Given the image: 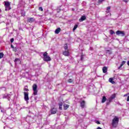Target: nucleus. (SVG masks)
Wrapping results in <instances>:
<instances>
[{
	"mask_svg": "<svg viewBox=\"0 0 129 129\" xmlns=\"http://www.w3.org/2000/svg\"><path fill=\"white\" fill-rule=\"evenodd\" d=\"M119 119L118 117L115 116L112 121V125L113 127H116L118 124V121Z\"/></svg>",
	"mask_w": 129,
	"mask_h": 129,
	"instance_id": "nucleus-1",
	"label": "nucleus"
},
{
	"mask_svg": "<svg viewBox=\"0 0 129 129\" xmlns=\"http://www.w3.org/2000/svg\"><path fill=\"white\" fill-rule=\"evenodd\" d=\"M43 60L44 61H46L47 62L51 61V57L48 55V53L46 52L43 53Z\"/></svg>",
	"mask_w": 129,
	"mask_h": 129,
	"instance_id": "nucleus-2",
	"label": "nucleus"
},
{
	"mask_svg": "<svg viewBox=\"0 0 129 129\" xmlns=\"http://www.w3.org/2000/svg\"><path fill=\"white\" fill-rule=\"evenodd\" d=\"M32 88L34 95H37V94H38V90H37V88H38V86H37L36 84H34L32 86Z\"/></svg>",
	"mask_w": 129,
	"mask_h": 129,
	"instance_id": "nucleus-3",
	"label": "nucleus"
},
{
	"mask_svg": "<svg viewBox=\"0 0 129 129\" xmlns=\"http://www.w3.org/2000/svg\"><path fill=\"white\" fill-rule=\"evenodd\" d=\"M5 5V10L6 11H10V10L11 9V4L10 3V2H4Z\"/></svg>",
	"mask_w": 129,
	"mask_h": 129,
	"instance_id": "nucleus-4",
	"label": "nucleus"
},
{
	"mask_svg": "<svg viewBox=\"0 0 129 129\" xmlns=\"http://www.w3.org/2000/svg\"><path fill=\"white\" fill-rule=\"evenodd\" d=\"M24 100L26 101V102H29V93L25 92L24 93Z\"/></svg>",
	"mask_w": 129,
	"mask_h": 129,
	"instance_id": "nucleus-5",
	"label": "nucleus"
},
{
	"mask_svg": "<svg viewBox=\"0 0 129 129\" xmlns=\"http://www.w3.org/2000/svg\"><path fill=\"white\" fill-rule=\"evenodd\" d=\"M116 34L118 36H121V37H124V32L121 31L120 30H118L116 32Z\"/></svg>",
	"mask_w": 129,
	"mask_h": 129,
	"instance_id": "nucleus-6",
	"label": "nucleus"
},
{
	"mask_svg": "<svg viewBox=\"0 0 129 129\" xmlns=\"http://www.w3.org/2000/svg\"><path fill=\"white\" fill-rule=\"evenodd\" d=\"M10 96H11L10 94H3V98H4V99L7 98V99H8V100H10L11 98L10 97Z\"/></svg>",
	"mask_w": 129,
	"mask_h": 129,
	"instance_id": "nucleus-7",
	"label": "nucleus"
},
{
	"mask_svg": "<svg viewBox=\"0 0 129 129\" xmlns=\"http://www.w3.org/2000/svg\"><path fill=\"white\" fill-rule=\"evenodd\" d=\"M51 114H55L57 112V109L55 108H52L50 110Z\"/></svg>",
	"mask_w": 129,
	"mask_h": 129,
	"instance_id": "nucleus-8",
	"label": "nucleus"
},
{
	"mask_svg": "<svg viewBox=\"0 0 129 129\" xmlns=\"http://www.w3.org/2000/svg\"><path fill=\"white\" fill-rule=\"evenodd\" d=\"M63 55H64V56H66L67 57H68V56H70V52H69V50H64L63 52Z\"/></svg>",
	"mask_w": 129,
	"mask_h": 129,
	"instance_id": "nucleus-9",
	"label": "nucleus"
},
{
	"mask_svg": "<svg viewBox=\"0 0 129 129\" xmlns=\"http://www.w3.org/2000/svg\"><path fill=\"white\" fill-rule=\"evenodd\" d=\"M80 104H81V107H82V108H84L85 107V101H82V102H81Z\"/></svg>",
	"mask_w": 129,
	"mask_h": 129,
	"instance_id": "nucleus-10",
	"label": "nucleus"
},
{
	"mask_svg": "<svg viewBox=\"0 0 129 129\" xmlns=\"http://www.w3.org/2000/svg\"><path fill=\"white\" fill-rule=\"evenodd\" d=\"M106 13L107 14H110V16L111 15V14H110V7H108L107 8V9H106Z\"/></svg>",
	"mask_w": 129,
	"mask_h": 129,
	"instance_id": "nucleus-11",
	"label": "nucleus"
},
{
	"mask_svg": "<svg viewBox=\"0 0 129 129\" xmlns=\"http://www.w3.org/2000/svg\"><path fill=\"white\" fill-rule=\"evenodd\" d=\"M124 64H125V61L123 60L120 66L118 68V69H120V68H121V67H122V66H123Z\"/></svg>",
	"mask_w": 129,
	"mask_h": 129,
	"instance_id": "nucleus-12",
	"label": "nucleus"
},
{
	"mask_svg": "<svg viewBox=\"0 0 129 129\" xmlns=\"http://www.w3.org/2000/svg\"><path fill=\"white\" fill-rule=\"evenodd\" d=\"M61 31V28H57L55 31V34H58Z\"/></svg>",
	"mask_w": 129,
	"mask_h": 129,
	"instance_id": "nucleus-13",
	"label": "nucleus"
},
{
	"mask_svg": "<svg viewBox=\"0 0 129 129\" xmlns=\"http://www.w3.org/2000/svg\"><path fill=\"white\" fill-rule=\"evenodd\" d=\"M103 73H106L107 72V67H104L102 69Z\"/></svg>",
	"mask_w": 129,
	"mask_h": 129,
	"instance_id": "nucleus-14",
	"label": "nucleus"
},
{
	"mask_svg": "<svg viewBox=\"0 0 129 129\" xmlns=\"http://www.w3.org/2000/svg\"><path fill=\"white\" fill-rule=\"evenodd\" d=\"M86 19V17L85 16H82L81 19H79V22H83V21L85 20Z\"/></svg>",
	"mask_w": 129,
	"mask_h": 129,
	"instance_id": "nucleus-15",
	"label": "nucleus"
},
{
	"mask_svg": "<svg viewBox=\"0 0 129 129\" xmlns=\"http://www.w3.org/2000/svg\"><path fill=\"white\" fill-rule=\"evenodd\" d=\"M34 21H35V20L33 18H31L28 19V22H29V23H33V22H34Z\"/></svg>",
	"mask_w": 129,
	"mask_h": 129,
	"instance_id": "nucleus-16",
	"label": "nucleus"
},
{
	"mask_svg": "<svg viewBox=\"0 0 129 129\" xmlns=\"http://www.w3.org/2000/svg\"><path fill=\"white\" fill-rule=\"evenodd\" d=\"M109 82L112 83V84H114V83H115V82L113 81V79L111 78L109 79Z\"/></svg>",
	"mask_w": 129,
	"mask_h": 129,
	"instance_id": "nucleus-17",
	"label": "nucleus"
},
{
	"mask_svg": "<svg viewBox=\"0 0 129 129\" xmlns=\"http://www.w3.org/2000/svg\"><path fill=\"white\" fill-rule=\"evenodd\" d=\"M105 101H106V97L104 96L102 99V103H104Z\"/></svg>",
	"mask_w": 129,
	"mask_h": 129,
	"instance_id": "nucleus-18",
	"label": "nucleus"
},
{
	"mask_svg": "<svg viewBox=\"0 0 129 129\" xmlns=\"http://www.w3.org/2000/svg\"><path fill=\"white\" fill-rule=\"evenodd\" d=\"M63 107H64V109L65 110H66V109H67L69 107V105L64 104L63 105Z\"/></svg>",
	"mask_w": 129,
	"mask_h": 129,
	"instance_id": "nucleus-19",
	"label": "nucleus"
},
{
	"mask_svg": "<svg viewBox=\"0 0 129 129\" xmlns=\"http://www.w3.org/2000/svg\"><path fill=\"white\" fill-rule=\"evenodd\" d=\"M63 47L65 51H68V45H67V44H65Z\"/></svg>",
	"mask_w": 129,
	"mask_h": 129,
	"instance_id": "nucleus-20",
	"label": "nucleus"
},
{
	"mask_svg": "<svg viewBox=\"0 0 129 129\" xmlns=\"http://www.w3.org/2000/svg\"><path fill=\"white\" fill-rule=\"evenodd\" d=\"M78 27V25H77V24L75 25L74 26V28H73V31H74L75 30H76V29H77Z\"/></svg>",
	"mask_w": 129,
	"mask_h": 129,
	"instance_id": "nucleus-21",
	"label": "nucleus"
},
{
	"mask_svg": "<svg viewBox=\"0 0 129 129\" xmlns=\"http://www.w3.org/2000/svg\"><path fill=\"white\" fill-rule=\"evenodd\" d=\"M20 61H21L20 58H16L14 60V62H15V63H17V62H20Z\"/></svg>",
	"mask_w": 129,
	"mask_h": 129,
	"instance_id": "nucleus-22",
	"label": "nucleus"
},
{
	"mask_svg": "<svg viewBox=\"0 0 129 129\" xmlns=\"http://www.w3.org/2000/svg\"><path fill=\"white\" fill-rule=\"evenodd\" d=\"M4 57V53L1 52L0 53V59H2Z\"/></svg>",
	"mask_w": 129,
	"mask_h": 129,
	"instance_id": "nucleus-23",
	"label": "nucleus"
},
{
	"mask_svg": "<svg viewBox=\"0 0 129 129\" xmlns=\"http://www.w3.org/2000/svg\"><path fill=\"white\" fill-rule=\"evenodd\" d=\"M115 33H114V31H113V30H111L110 31V35H113V34H114Z\"/></svg>",
	"mask_w": 129,
	"mask_h": 129,
	"instance_id": "nucleus-24",
	"label": "nucleus"
},
{
	"mask_svg": "<svg viewBox=\"0 0 129 129\" xmlns=\"http://www.w3.org/2000/svg\"><path fill=\"white\" fill-rule=\"evenodd\" d=\"M68 82L69 83H72V82H73V80H72V79H70L68 80Z\"/></svg>",
	"mask_w": 129,
	"mask_h": 129,
	"instance_id": "nucleus-25",
	"label": "nucleus"
},
{
	"mask_svg": "<svg viewBox=\"0 0 129 129\" xmlns=\"http://www.w3.org/2000/svg\"><path fill=\"white\" fill-rule=\"evenodd\" d=\"M111 98H112V99H113L114 98H115V94L112 95V96H111Z\"/></svg>",
	"mask_w": 129,
	"mask_h": 129,
	"instance_id": "nucleus-26",
	"label": "nucleus"
},
{
	"mask_svg": "<svg viewBox=\"0 0 129 129\" xmlns=\"http://www.w3.org/2000/svg\"><path fill=\"white\" fill-rule=\"evenodd\" d=\"M13 51H14V52H17V47H14V48H13Z\"/></svg>",
	"mask_w": 129,
	"mask_h": 129,
	"instance_id": "nucleus-27",
	"label": "nucleus"
},
{
	"mask_svg": "<svg viewBox=\"0 0 129 129\" xmlns=\"http://www.w3.org/2000/svg\"><path fill=\"white\" fill-rule=\"evenodd\" d=\"M58 105H59V106H62L63 105V103L60 102V103L58 104Z\"/></svg>",
	"mask_w": 129,
	"mask_h": 129,
	"instance_id": "nucleus-28",
	"label": "nucleus"
},
{
	"mask_svg": "<svg viewBox=\"0 0 129 129\" xmlns=\"http://www.w3.org/2000/svg\"><path fill=\"white\" fill-rule=\"evenodd\" d=\"M39 11H41V12H43V8L42 7H39Z\"/></svg>",
	"mask_w": 129,
	"mask_h": 129,
	"instance_id": "nucleus-29",
	"label": "nucleus"
},
{
	"mask_svg": "<svg viewBox=\"0 0 129 129\" xmlns=\"http://www.w3.org/2000/svg\"><path fill=\"white\" fill-rule=\"evenodd\" d=\"M111 100H112V99L111 97L109 98L108 99L109 102H111Z\"/></svg>",
	"mask_w": 129,
	"mask_h": 129,
	"instance_id": "nucleus-30",
	"label": "nucleus"
},
{
	"mask_svg": "<svg viewBox=\"0 0 129 129\" xmlns=\"http://www.w3.org/2000/svg\"><path fill=\"white\" fill-rule=\"evenodd\" d=\"M24 91H29V89H28V88H25Z\"/></svg>",
	"mask_w": 129,
	"mask_h": 129,
	"instance_id": "nucleus-31",
	"label": "nucleus"
},
{
	"mask_svg": "<svg viewBox=\"0 0 129 129\" xmlns=\"http://www.w3.org/2000/svg\"><path fill=\"white\" fill-rule=\"evenodd\" d=\"M96 123H97V124H100V122H99V121H96Z\"/></svg>",
	"mask_w": 129,
	"mask_h": 129,
	"instance_id": "nucleus-32",
	"label": "nucleus"
},
{
	"mask_svg": "<svg viewBox=\"0 0 129 129\" xmlns=\"http://www.w3.org/2000/svg\"><path fill=\"white\" fill-rule=\"evenodd\" d=\"M10 41L11 43H13L14 42V38H11Z\"/></svg>",
	"mask_w": 129,
	"mask_h": 129,
	"instance_id": "nucleus-33",
	"label": "nucleus"
},
{
	"mask_svg": "<svg viewBox=\"0 0 129 129\" xmlns=\"http://www.w3.org/2000/svg\"><path fill=\"white\" fill-rule=\"evenodd\" d=\"M59 109H60V110H62V106H59Z\"/></svg>",
	"mask_w": 129,
	"mask_h": 129,
	"instance_id": "nucleus-34",
	"label": "nucleus"
},
{
	"mask_svg": "<svg viewBox=\"0 0 129 129\" xmlns=\"http://www.w3.org/2000/svg\"><path fill=\"white\" fill-rule=\"evenodd\" d=\"M81 59L82 60H82H83V55H81Z\"/></svg>",
	"mask_w": 129,
	"mask_h": 129,
	"instance_id": "nucleus-35",
	"label": "nucleus"
},
{
	"mask_svg": "<svg viewBox=\"0 0 129 129\" xmlns=\"http://www.w3.org/2000/svg\"><path fill=\"white\" fill-rule=\"evenodd\" d=\"M127 101H129V96H127Z\"/></svg>",
	"mask_w": 129,
	"mask_h": 129,
	"instance_id": "nucleus-36",
	"label": "nucleus"
},
{
	"mask_svg": "<svg viewBox=\"0 0 129 129\" xmlns=\"http://www.w3.org/2000/svg\"><path fill=\"white\" fill-rule=\"evenodd\" d=\"M127 1L128 0H123V1L125 3H127Z\"/></svg>",
	"mask_w": 129,
	"mask_h": 129,
	"instance_id": "nucleus-37",
	"label": "nucleus"
},
{
	"mask_svg": "<svg viewBox=\"0 0 129 129\" xmlns=\"http://www.w3.org/2000/svg\"><path fill=\"white\" fill-rule=\"evenodd\" d=\"M11 48H12L13 49H14V45H11Z\"/></svg>",
	"mask_w": 129,
	"mask_h": 129,
	"instance_id": "nucleus-38",
	"label": "nucleus"
},
{
	"mask_svg": "<svg viewBox=\"0 0 129 129\" xmlns=\"http://www.w3.org/2000/svg\"><path fill=\"white\" fill-rule=\"evenodd\" d=\"M127 95H128V94H125V95H124V97H125V96H127Z\"/></svg>",
	"mask_w": 129,
	"mask_h": 129,
	"instance_id": "nucleus-39",
	"label": "nucleus"
},
{
	"mask_svg": "<svg viewBox=\"0 0 129 129\" xmlns=\"http://www.w3.org/2000/svg\"><path fill=\"white\" fill-rule=\"evenodd\" d=\"M37 98H38V97H35V100H37Z\"/></svg>",
	"mask_w": 129,
	"mask_h": 129,
	"instance_id": "nucleus-40",
	"label": "nucleus"
},
{
	"mask_svg": "<svg viewBox=\"0 0 129 129\" xmlns=\"http://www.w3.org/2000/svg\"><path fill=\"white\" fill-rule=\"evenodd\" d=\"M127 64L128 66H129V61H127Z\"/></svg>",
	"mask_w": 129,
	"mask_h": 129,
	"instance_id": "nucleus-41",
	"label": "nucleus"
},
{
	"mask_svg": "<svg viewBox=\"0 0 129 129\" xmlns=\"http://www.w3.org/2000/svg\"><path fill=\"white\" fill-rule=\"evenodd\" d=\"M99 2H103V0H99Z\"/></svg>",
	"mask_w": 129,
	"mask_h": 129,
	"instance_id": "nucleus-42",
	"label": "nucleus"
},
{
	"mask_svg": "<svg viewBox=\"0 0 129 129\" xmlns=\"http://www.w3.org/2000/svg\"><path fill=\"white\" fill-rule=\"evenodd\" d=\"M1 112H3V110H1Z\"/></svg>",
	"mask_w": 129,
	"mask_h": 129,
	"instance_id": "nucleus-43",
	"label": "nucleus"
},
{
	"mask_svg": "<svg viewBox=\"0 0 129 129\" xmlns=\"http://www.w3.org/2000/svg\"><path fill=\"white\" fill-rule=\"evenodd\" d=\"M107 52H109V50H107Z\"/></svg>",
	"mask_w": 129,
	"mask_h": 129,
	"instance_id": "nucleus-44",
	"label": "nucleus"
},
{
	"mask_svg": "<svg viewBox=\"0 0 129 129\" xmlns=\"http://www.w3.org/2000/svg\"><path fill=\"white\" fill-rule=\"evenodd\" d=\"M23 16H25V14H23Z\"/></svg>",
	"mask_w": 129,
	"mask_h": 129,
	"instance_id": "nucleus-45",
	"label": "nucleus"
},
{
	"mask_svg": "<svg viewBox=\"0 0 129 129\" xmlns=\"http://www.w3.org/2000/svg\"><path fill=\"white\" fill-rule=\"evenodd\" d=\"M0 12H1V9H0Z\"/></svg>",
	"mask_w": 129,
	"mask_h": 129,
	"instance_id": "nucleus-46",
	"label": "nucleus"
}]
</instances>
